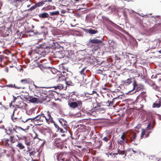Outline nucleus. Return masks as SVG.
Here are the masks:
<instances>
[{
	"instance_id": "2eb2a0df",
	"label": "nucleus",
	"mask_w": 161,
	"mask_h": 161,
	"mask_svg": "<svg viewBox=\"0 0 161 161\" xmlns=\"http://www.w3.org/2000/svg\"><path fill=\"white\" fill-rule=\"evenodd\" d=\"M68 56L69 58H71L73 60H76L77 59V57L74 51H68Z\"/></svg>"
},
{
	"instance_id": "052dcab7",
	"label": "nucleus",
	"mask_w": 161,
	"mask_h": 161,
	"mask_svg": "<svg viewBox=\"0 0 161 161\" xmlns=\"http://www.w3.org/2000/svg\"><path fill=\"white\" fill-rule=\"evenodd\" d=\"M66 132H67V131H60V132L61 133V135L62 136H65V134H64V133Z\"/></svg>"
},
{
	"instance_id": "ddd939ff",
	"label": "nucleus",
	"mask_w": 161,
	"mask_h": 161,
	"mask_svg": "<svg viewBox=\"0 0 161 161\" xmlns=\"http://www.w3.org/2000/svg\"><path fill=\"white\" fill-rule=\"evenodd\" d=\"M20 82L23 84H32L33 85L34 82L29 78L22 79L20 80Z\"/></svg>"
},
{
	"instance_id": "c03bdc74",
	"label": "nucleus",
	"mask_w": 161,
	"mask_h": 161,
	"mask_svg": "<svg viewBox=\"0 0 161 161\" xmlns=\"http://www.w3.org/2000/svg\"><path fill=\"white\" fill-rule=\"evenodd\" d=\"M117 142L118 144H120L121 145H123L125 143V142L124 141L122 140H118Z\"/></svg>"
},
{
	"instance_id": "20e7f679",
	"label": "nucleus",
	"mask_w": 161,
	"mask_h": 161,
	"mask_svg": "<svg viewBox=\"0 0 161 161\" xmlns=\"http://www.w3.org/2000/svg\"><path fill=\"white\" fill-rule=\"evenodd\" d=\"M44 114H41L34 118H31V121L34 123L35 125H40L43 124L44 121Z\"/></svg>"
},
{
	"instance_id": "bf43d9fd",
	"label": "nucleus",
	"mask_w": 161,
	"mask_h": 161,
	"mask_svg": "<svg viewBox=\"0 0 161 161\" xmlns=\"http://www.w3.org/2000/svg\"><path fill=\"white\" fill-rule=\"evenodd\" d=\"M123 13L124 16L125 17V18H127V14H126V13L125 11H124L123 12Z\"/></svg>"
},
{
	"instance_id": "aec40b11",
	"label": "nucleus",
	"mask_w": 161,
	"mask_h": 161,
	"mask_svg": "<svg viewBox=\"0 0 161 161\" xmlns=\"http://www.w3.org/2000/svg\"><path fill=\"white\" fill-rule=\"evenodd\" d=\"M16 106V107H18L20 110V109H24L26 108V107L27 106V104L24 103L23 101H21V102Z\"/></svg>"
},
{
	"instance_id": "f257e3e1",
	"label": "nucleus",
	"mask_w": 161,
	"mask_h": 161,
	"mask_svg": "<svg viewBox=\"0 0 161 161\" xmlns=\"http://www.w3.org/2000/svg\"><path fill=\"white\" fill-rule=\"evenodd\" d=\"M34 87L29 86V89L33 92L35 95L36 97H40V95L44 94L47 95L48 92L49 91L46 90V88L43 87L38 86L33 83Z\"/></svg>"
},
{
	"instance_id": "2f4dec72",
	"label": "nucleus",
	"mask_w": 161,
	"mask_h": 161,
	"mask_svg": "<svg viewBox=\"0 0 161 161\" xmlns=\"http://www.w3.org/2000/svg\"><path fill=\"white\" fill-rule=\"evenodd\" d=\"M149 136V133L147 131H142V133L141 136V138H146Z\"/></svg>"
},
{
	"instance_id": "4be33fe9",
	"label": "nucleus",
	"mask_w": 161,
	"mask_h": 161,
	"mask_svg": "<svg viewBox=\"0 0 161 161\" xmlns=\"http://www.w3.org/2000/svg\"><path fill=\"white\" fill-rule=\"evenodd\" d=\"M158 41H154L150 42L149 43V48L151 49L155 48L157 46Z\"/></svg>"
},
{
	"instance_id": "6e6552de",
	"label": "nucleus",
	"mask_w": 161,
	"mask_h": 161,
	"mask_svg": "<svg viewBox=\"0 0 161 161\" xmlns=\"http://www.w3.org/2000/svg\"><path fill=\"white\" fill-rule=\"evenodd\" d=\"M17 137L19 140L24 139L25 143L27 146H30L33 144V139L31 138L29 136H19L17 135Z\"/></svg>"
},
{
	"instance_id": "bb28decb",
	"label": "nucleus",
	"mask_w": 161,
	"mask_h": 161,
	"mask_svg": "<svg viewBox=\"0 0 161 161\" xmlns=\"http://www.w3.org/2000/svg\"><path fill=\"white\" fill-rule=\"evenodd\" d=\"M136 137V134L134 132V131H131L129 136L130 141H135Z\"/></svg>"
},
{
	"instance_id": "e433bc0d",
	"label": "nucleus",
	"mask_w": 161,
	"mask_h": 161,
	"mask_svg": "<svg viewBox=\"0 0 161 161\" xmlns=\"http://www.w3.org/2000/svg\"><path fill=\"white\" fill-rule=\"evenodd\" d=\"M54 87L56 90L58 89L59 90H61L63 89L64 87L63 84H59L57 86H54Z\"/></svg>"
},
{
	"instance_id": "37998d69",
	"label": "nucleus",
	"mask_w": 161,
	"mask_h": 161,
	"mask_svg": "<svg viewBox=\"0 0 161 161\" xmlns=\"http://www.w3.org/2000/svg\"><path fill=\"white\" fill-rule=\"evenodd\" d=\"M36 7H37L36 6V4H35V5H33V6L31 7L30 8H29L28 9V11H32L34 10L35 9Z\"/></svg>"
},
{
	"instance_id": "393cba45",
	"label": "nucleus",
	"mask_w": 161,
	"mask_h": 161,
	"mask_svg": "<svg viewBox=\"0 0 161 161\" xmlns=\"http://www.w3.org/2000/svg\"><path fill=\"white\" fill-rule=\"evenodd\" d=\"M147 96V95L146 94V92H142L138 96L136 99V101H138L139 99L140 98V97L142 98L143 99H145L146 97Z\"/></svg>"
},
{
	"instance_id": "cd10ccee",
	"label": "nucleus",
	"mask_w": 161,
	"mask_h": 161,
	"mask_svg": "<svg viewBox=\"0 0 161 161\" xmlns=\"http://www.w3.org/2000/svg\"><path fill=\"white\" fill-rule=\"evenodd\" d=\"M38 15L39 17L40 18H46L49 17V14L46 12L41 13Z\"/></svg>"
},
{
	"instance_id": "603ef678",
	"label": "nucleus",
	"mask_w": 161,
	"mask_h": 161,
	"mask_svg": "<svg viewBox=\"0 0 161 161\" xmlns=\"http://www.w3.org/2000/svg\"><path fill=\"white\" fill-rule=\"evenodd\" d=\"M11 150H10L11 151H12L13 153H14L15 152V150L14 148L12 146L11 147H10Z\"/></svg>"
},
{
	"instance_id": "72a5a7b5",
	"label": "nucleus",
	"mask_w": 161,
	"mask_h": 161,
	"mask_svg": "<svg viewBox=\"0 0 161 161\" xmlns=\"http://www.w3.org/2000/svg\"><path fill=\"white\" fill-rule=\"evenodd\" d=\"M121 140L125 142V143H127L128 141V139L126 138V137L125 132L123 133L121 136Z\"/></svg>"
},
{
	"instance_id": "f3484780",
	"label": "nucleus",
	"mask_w": 161,
	"mask_h": 161,
	"mask_svg": "<svg viewBox=\"0 0 161 161\" xmlns=\"http://www.w3.org/2000/svg\"><path fill=\"white\" fill-rule=\"evenodd\" d=\"M47 3H53L52 0H45L43 1H40L36 3L37 7H40L42 6Z\"/></svg>"
},
{
	"instance_id": "6e6d98bb",
	"label": "nucleus",
	"mask_w": 161,
	"mask_h": 161,
	"mask_svg": "<svg viewBox=\"0 0 161 161\" xmlns=\"http://www.w3.org/2000/svg\"><path fill=\"white\" fill-rule=\"evenodd\" d=\"M96 142H97V143L98 144H99V146H100L101 145V144L102 143V141H97Z\"/></svg>"
},
{
	"instance_id": "9b49d317",
	"label": "nucleus",
	"mask_w": 161,
	"mask_h": 161,
	"mask_svg": "<svg viewBox=\"0 0 161 161\" xmlns=\"http://www.w3.org/2000/svg\"><path fill=\"white\" fill-rule=\"evenodd\" d=\"M44 120H46L47 123H49V122L53 123H54V121L53 120V118L52 117L49 111L47 112V115L45 116L44 114Z\"/></svg>"
},
{
	"instance_id": "412c9836",
	"label": "nucleus",
	"mask_w": 161,
	"mask_h": 161,
	"mask_svg": "<svg viewBox=\"0 0 161 161\" xmlns=\"http://www.w3.org/2000/svg\"><path fill=\"white\" fill-rule=\"evenodd\" d=\"M55 57L56 58H64V55L62 51L56 52L55 54Z\"/></svg>"
},
{
	"instance_id": "4c0bfd02",
	"label": "nucleus",
	"mask_w": 161,
	"mask_h": 161,
	"mask_svg": "<svg viewBox=\"0 0 161 161\" xmlns=\"http://www.w3.org/2000/svg\"><path fill=\"white\" fill-rule=\"evenodd\" d=\"M16 147H18L19 149L20 150H22L25 148V147L23 143L21 142H18L16 145Z\"/></svg>"
},
{
	"instance_id": "c756f323",
	"label": "nucleus",
	"mask_w": 161,
	"mask_h": 161,
	"mask_svg": "<svg viewBox=\"0 0 161 161\" xmlns=\"http://www.w3.org/2000/svg\"><path fill=\"white\" fill-rule=\"evenodd\" d=\"M43 94H42L40 95V97H37L38 98L39 100L41 102H43V101H46L47 98L48 97H47V95H43Z\"/></svg>"
},
{
	"instance_id": "9d476101",
	"label": "nucleus",
	"mask_w": 161,
	"mask_h": 161,
	"mask_svg": "<svg viewBox=\"0 0 161 161\" xmlns=\"http://www.w3.org/2000/svg\"><path fill=\"white\" fill-rule=\"evenodd\" d=\"M48 45H47V47H48L49 50L51 48H55L57 47V44L56 42L53 40H50L48 42Z\"/></svg>"
},
{
	"instance_id": "a19ab883",
	"label": "nucleus",
	"mask_w": 161,
	"mask_h": 161,
	"mask_svg": "<svg viewBox=\"0 0 161 161\" xmlns=\"http://www.w3.org/2000/svg\"><path fill=\"white\" fill-rule=\"evenodd\" d=\"M50 15L51 16L57 15L59 14V12L58 11H53L52 12H50Z\"/></svg>"
},
{
	"instance_id": "423d86ee",
	"label": "nucleus",
	"mask_w": 161,
	"mask_h": 161,
	"mask_svg": "<svg viewBox=\"0 0 161 161\" xmlns=\"http://www.w3.org/2000/svg\"><path fill=\"white\" fill-rule=\"evenodd\" d=\"M20 111V110L18 107L14 108L11 116L12 119L14 122L18 121L21 119Z\"/></svg>"
},
{
	"instance_id": "f704fd0d",
	"label": "nucleus",
	"mask_w": 161,
	"mask_h": 161,
	"mask_svg": "<svg viewBox=\"0 0 161 161\" xmlns=\"http://www.w3.org/2000/svg\"><path fill=\"white\" fill-rule=\"evenodd\" d=\"M86 68V67L83 68L80 72V74L81 75H82V77L83 78L84 77H86V71H85Z\"/></svg>"
},
{
	"instance_id": "f8f14e48",
	"label": "nucleus",
	"mask_w": 161,
	"mask_h": 161,
	"mask_svg": "<svg viewBox=\"0 0 161 161\" xmlns=\"http://www.w3.org/2000/svg\"><path fill=\"white\" fill-rule=\"evenodd\" d=\"M155 125V119L153 118H152V119H151V121L148 125L146 128V130H152Z\"/></svg>"
},
{
	"instance_id": "09e8293b",
	"label": "nucleus",
	"mask_w": 161,
	"mask_h": 161,
	"mask_svg": "<svg viewBox=\"0 0 161 161\" xmlns=\"http://www.w3.org/2000/svg\"><path fill=\"white\" fill-rule=\"evenodd\" d=\"M31 118H27V119H22V121L23 122H24L25 123V122H27V121H28V120H31Z\"/></svg>"
},
{
	"instance_id": "a18cd8bd",
	"label": "nucleus",
	"mask_w": 161,
	"mask_h": 161,
	"mask_svg": "<svg viewBox=\"0 0 161 161\" xmlns=\"http://www.w3.org/2000/svg\"><path fill=\"white\" fill-rule=\"evenodd\" d=\"M35 153L36 152L35 151H32L29 153V155L31 156H34Z\"/></svg>"
},
{
	"instance_id": "69168bd1",
	"label": "nucleus",
	"mask_w": 161,
	"mask_h": 161,
	"mask_svg": "<svg viewBox=\"0 0 161 161\" xmlns=\"http://www.w3.org/2000/svg\"><path fill=\"white\" fill-rule=\"evenodd\" d=\"M34 133L36 135H35V137H34V139H36V138H38V137H37V136H38V135H37L35 132V131H34Z\"/></svg>"
},
{
	"instance_id": "dca6fc26",
	"label": "nucleus",
	"mask_w": 161,
	"mask_h": 161,
	"mask_svg": "<svg viewBox=\"0 0 161 161\" xmlns=\"http://www.w3.org/2000/svg\"><path fill=\"white\" fill-rule=\"evenodd\" d=\"M102 41L101 40L97 39L96 38L93 39H90L89 40V42L92 44H99L102 42Z\"/></svg>"
},
{
	"instance_id": "e2e57ef3",
	"label": "nucleus",
	"mask_w": 161,
	"mask_h": 161,
	"mask_svg": "<svg viewBox=\"0 0 161 161\" xmlns=\"http://www.w3.org/2000/svg\"><path fill=\"white\" fill-rule=\"evenodd\" d=\"M98 111L99 112H103V111H104V110L103 108H99L98 109Z\"/></svg>"
},
{
	"instance_id": "473e14b6",
	"label": "nucleus",
	"mask_w": 161,
	"mask_h": 161,
	"mask_svg": "<svg viewBox=\"0 0 161 161\" xmlns=\"http://www.w3.org/2000/svg\"><path fill=\"white\" fill-rule=\"evenodd\" d=\"M47 3H47L45 4L47 6L43 8H42V10L46 11L52 9V6L51 5H48Z\"/></svg>"
},
{
	"instance_id": "13d9d810",
	"label": "nucleus",
	"mask_w": 161,
	"mask_h": 161,
	"mask_svg": "<svg viewBox=\"0 0 161 161\" xmlns=\"http://www.w3.org/2000/svg\"><path fill=\"white\" fill-rule=\"evenodd\" d=\"M158 47L160 48H161V40L159 41Z\"/></svg>"
},
{
	"instance_id": "7ed1b4c3",
	"label": "nucleus",
	"mask_w": 161,
	"mask_h": 161,
	"mask_svg": "<svg viewBox=\"0 0 161 161\" xmlns=\"http://www.w3.org/2000/svg\"><path fill=\"white\" fill-rule=\"evenodd\" d=\"M49 52L48 47H47V45L45 43L39 45L36 50V53L43 56L47 54Z\"/></svg>"
},
{
	"instance_id": "ea45409f",
	"label": "nucleus",
	"mask_w": 161,
	"mask_h": 161,
	"mask_svg": "<svg viewBox=\"0 0 161 161\" xmlns=\"http://www.w3.org/2000/svg\"><path fill=\"white\" fill-rule=\"evenodd\" d=\"M65 82L66 85L68 86H73V83L71 80H69L67 79L65 80Z\"/></svg>"
},
{
	"instance_id": "338daca9",
	"label": "nucleus",
	"mask_w": 161,
	"mask_h": 161,
	"mask_svg": "<svg viewBox=\"0 0 161 161\" xmlns=\"http://www.w3.org/2000/svg\"><path fill=\"white\" fill-rule=\"evenodd\" d=\"M132 151H133V152L134 154H135L136 153H138V151H135L133 149H132Z\"/></svg>"
},
{
	"instance_id": "4468645a",
	"label": "nucleus",
	"mask_w": 161,
	"mask_h": 161,
	"mask_svg": "<svg viewBox=\"0 0 161 161\" xmlns=\"http://www.w3.org/2000/svg\"><path fill=\"white\" fill-rule=\"evenodd\" d=\"M90 135L91 138L93 139L101 136V135L99 133V131H91Z\"/></svg>"
},
{
	"instance_id": "864d4df0",
	"label": "nucleus",
	"mask_w": 161,
	"mask_h": 161,
	"mask_svg": "<svg viewBox=\"0 0 161 161\" xmlns=\"http://www.w3.org/2000/svg\"><path fill=\"white\" fill-rule=\"evenodd\" d=\"M103 140L106 142H107L108 141V138L107 137H104L103 138Z\"/></svg>"
},
{
	"instance_id": "5701e85b",
	"label": "nucleus",
	"mask_w": 161,
	"mask_h": 161,
	"mask_svg": "<svg viewBox=\"0 0 161 161\" xmlns=\"http://www.w3.org/2000/svg\"><path fill=\"white\" fill-rule=\"evenodd\" d=\"M9 133H7V134L8 135L10 136V142L12 143H14L17 139L15 140L14 138V136L13 134L12 131H9Z\"/></svg>"
},
{
	"instance_id": "49530a36",
	"label": "nucleus",
	"mask_w": 161,
	"mask_h": 161,
	"mask_svg": "<svg viewBox=\"0 0 161 161\" xmlns=\"http://www.w3.org/2000/svg\"><path fill=\"white\" fill-rule=\"evenodd\" d=\"M114 98L111 101H110L109 102V106H112L113 105L114 102Z\"/></svg>"
},
{
	"instance_id": "1a4fd4ad",
	"label": "nucleus",
	"mask_w": 161,
	"mask_h": 161,
	"mask_svg": "<svg viewBox=\"0 0 161 161\" xmlns=\"http://www.w3.org/2000/svg\"><path fill=\"white\" fill-rule=\"evenodd\" d=\"M53 144L57 148L62 149L64 147V145L63 144L60 139H55L54 142Z\"/></svg>"
},
{
	"instance_id": "f03ea898",
	"label": "nucleus",
	"mask_w": 161,
	"mask_h": 161,
	"mask_svg": "<svg viewBox=\"0 0 161 161\" xmlns=\"http://www.w3.org/2000/svg\"><path fill=\"white\" fill-rule=\"evenodd\" d=\"M69 153L65 151L59 152L54 154L57 161H70Z\"/></svg>"
},
{
	"instance_id": "a878e982",
	"label": "nucleus",
	"mask_w": 161,
	"mask_h": 161,
	"mask_svg": "<svg viewBox=\"0 0 161 161\" xmlns=\"http://www.w3.org/2000/svg\"><path fill=\"white\" fill-rule=\"evenodd\" d=\"M14 99L13 102L14 103H16V105L18 104L19 103L21 102L20 100H21V97L20 96H18L17 97H14L13 96Z\"/></svg>"
},
{
	"instance_id": "5fc2aeb1",
	"label": "nucleus",
	"mask_w": 161,
	"mask_h": 161,
	"mask_svg": "<svg viewBox=\"0 0 161 161\" xmlns=\"http://www.w3.org/2000/svg\"><path fill=\"white\" fill-rule=\"evenodd\" d=\"M142 88L140 87H138L136 89V91L135 92L141 91L142 90Z\"/></svg>"
},
{
	"instance_id": "7c9ffc66",
	"label": "nucleus",
	"mask_w": 161,
	"mask_h": 161,
	"mask_svg": "<svg viewBox=\"0 0 161 161\" xmlns=\"http://www.w3.org/2000/svg\"><path fill=\"white\" fill-rule=\"evenodd\" d=\"M56 78H58V80L59 81H62L65 79V76L60 74H58L56 76Z\"/></svg>"
},
{
	"instance_id": "39448f33",
	"label": "nucleus",
	"mask_w": 161,
	"mask_h": 161,
	"mask_svg": "<svg viewBox=\"0 0 161 161\" xmlns=\"http://www.w3.org/2000/svg\"><path fill=\"white\" fill-rule=\"evenodd\" d=\"M132 82H133V88L132 90L130 91V92H131L134 90L136 87L137 86V84L135 78H128L125 80H122L121 81V83L123 85L125 86L129 85Z\"/></svg>"
},
{
	"instance_id": "c85d7f7f",
	"label": "nucleus",
	"mask_w": 161,
	"mask_h": 161,
	"mask_svg": "<svg viewBox=\"0 0 161 161\" xmlns=\"http://www.w3.org/2000/svg\"><path fill=\"white\" fill-rule=\"evenodd\" d=\"M26 98L28 99L29 101L32 103H36L38 101L37 98L34 97H29V98L26 97Z\"/></svg>"
},
{
	"instance_id": "6ab92c4d",
	"label": "nucleus",
	"mask_w": 161,
	"mask_h": 161,
	"mask_svg": "<svg viewBox=\"0 0 161 161\" xmlns=\"http://www.w3.org/2000/svg\"><path fill=\"white\" fill-rule=\"evenodd\" d=\"M3 143L6 148L10 147L12 146V143L8 139H4Z\"/></svg>"
},
{
	"instance_id": "a211bd4d",
	"label": "nucleus",
	"mask_w": 161,
	"mask_h": 161,
	"mask_svg": "<svg viewBox=\"0 0 161 161\" xmlns=\"http://www.w3.org/2000/svg\"><path fill=\"white\" fill-rule=\"evenodd\" d=\"M59 121L60 124L64 127V128L67 131L68 130L67 129L68 125L67 124V122L63 119H61Z\"/></svg>"
},
{
	"instance_id": "0eeeda50",
	"label": "nucleus",
	"mask_w": 161,
	"mask_h": 161,
	"mask_svg": "<svg viewBox=\"0 0 161 161\" xmlns=\"http://www.w3.org/2000/svg\"><path fill=\"white\" fill-rule=\"evenodd\" d=\"M74 99L72 98H70L68 101V105L71 108H75L77 107H81L82 105V101L80 100H77L74 102Z\"/></svg>"
},
{
	"instance_id": "8fccbe9b",
	"label": "nucleus",
	"mask_w": 161,
	"mask_h": 161,
	"mask_svg": "<svg viewBox=\"0 0 161 161\" xmlns=\"http://www.w3.org/2000/svg\"><path fill=\"white\" fill-rule=\"evenodd\" d=\"M141 126L140 124H138L135 127V128L137 129L138 130H139L140 128H141Z\"/></svg>"
},
{
	"instance_id": "0e129e2a",
	"label": "nucleus",
	"mask_w": 161,
	"mask_h": 161,
	"mask_svg": "<svg viewBox=\"0 0 161 161\" xmlns=\"http://www.w3.org/2000/svg\"><path fill=\"white\" fill-rule=\"evenodd\" d=\"M71 131H69V133L71 135V138L72 139H74V138L73 137V136H72V133L71 132Z\"/></svg>"
},
{
	"instance_id": "680f3d73",
	"label": "nucleus",
	"mask_w": 161,
	"mask_h": 161,
	"mask_svg": "<svg viewBox=\"0 0 161 161\" xmlns=\"http://www.w3.org/2000/svg\"><path fill=\"white\" fill-rule=\"evenodd\" d=\"M94 93H96V92L95 91H93L92 92H91L90 93H89L88 94L90 95H92L94 94Z\"/></svg>"
},
{
	"instance_id": "4d7b16f0",
	"label": "nucleus",
	"mask_w": 161,
	"mask_h": 161,
	"mask_svg": "<svg viewBox=\"0 0 161 161\" xmlns=\"http://www.w3.org/2000/svg\"><path fill=\"white\" fill-rule=\"evenodd\" d=\"M27 151H26L27 152H29V153L31 152V148L28 146L27 147Z\"/></svg>"
},
{
	"instance_id": "58836bf2",
	"label": "nucleus",
	"mask_w": 161,
	"mask_h": 161,
	"mask_svg": "<svg viewBox=\"0 0 161 161\" xmlns=\"http://www.w3.org/2000/svg\"><path fill=\"white\" fill-rule=\"evenodd\" d=\"M6 86L10 87H13V85L12 84H9L8 85H6ZM14 87L15 88H16L17 89H24V87H22L20 86H16L15 84L14 86Z\"/></svg>"
},
{
	"instance_id": "774afa93",
	"label": "nucleus",
	"mask_w": 161,
	"mask_h": 161,
	"mask_svg": "<svg viewBox=\"0 0 161 161\" xmlns=\"http://www.w3.org/2000/svg\"><path fill=\"white\" fill-rule=\"evenodd\" d=\"M158 118L159 119L161 120V115H158Z\"/></svg>"
},
{
	"instance_id": "3c124183",
	"label": "nucleus",
	"mask_w": 161,
	"mask_h": 161,
	"mask_svg": "<svg viewBox=\"0 0 161 161\" xmlns=\"http://www.w3.org/2000/svg\"><path fill=\"white\" fill-rule=\"evenodd\" d=\"M109 143V146L108 147V149H111L112 148V142H110Z\"/></svg>"
},
{
	"instance_id": "de8ad7c7",
	"label": "nucleus",
	"mask_w": 161,
	"mask_h": 161,
	"mask_svg": "<svg viewBox=\"0 0 161 161\" xmlns=\"http://www.w3.org/2000/svg\"><path fill=\"white\" fill-rule=\"evenodd\" d=\"M14 103V102H13V101H11L10 103H9V106L10 108H14V106L13 105V104Z\"/></svg>"
},
{
	"instance_id": "c9c22d12",
	"label": "nucleus",
	"mask_w": 161,
	"mask_h": 161,
	"mask_svg": "<svg viewBox=\"0 0 161 161\" xmlns=\"http://www.w3.org/2000/svg\"><path fill=\"white\" fill-rule=\"evenodd\" d=\"M88 32L91 34H94L98 32V31L97 30H94L92 29H90L88 30Z\"/></svg>"
},
{
	"instance_id": "b1692460",
	"label": "nucleus",
	"mask_w": 161,
	"mask_h": 161,
	"mask_svg": "<svg viewBox=\"0 0 161 161\" xmlns=\"http://www.w3.org/2000/svg\"><path fill=\"white\" fill-rule=\"evenodd\" d=\"M160 100H157L156 101L153 103L152 106V108H159L161 106V103H160Z\"/></svg>"
},
{
	"instance_id": "79ce46f5",
	"label": "nucleus",
	"mask_w": 161,
	"mask_h": 161,
	"mask_svg": "<svg viewBox=\"0 0 161 161\" xmlns=\"http://www.w3.org/2000/svg\"><path fill=\"white\" fill-rule=\"evenodd\" d=\"M118 154H119L121 155H124L125 154V151H121L119 149H118V153H115V154L117 155Z\"/></svg>"
}]
</instances>
